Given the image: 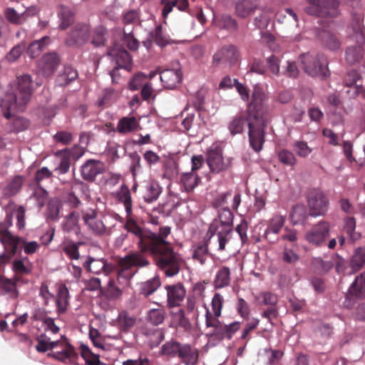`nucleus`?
Here are the masks:
<instances>
[{
  "mask_svg": "<svg viewBox=\"0 0 365 365\" xmlns=\"http://www.w3.org/2000/svg\"><path fill=\"white\" fill-rule=\"evenodd\" d=\"M269 96L259 85L253 87L251 101L248 103L245 117L242 114L235 116L228 124L232 135L242 133L247 123L250 147L257 153L261 151L265 141V128L267 124Z\"/></svg>",
  "mask_w": 365,
  "mask_h": 365,
  "instance_id": "1",
  "label": "nucleus"
},
{
  "mask_svg": "<svg viewBox=\"0 0 365 365\" xmlns=\"http://www.w3.org/2000/svg\"><path fill=\"white\" fill-rule=\"evenodd\" d=\"M171 232L168 226L160 227V237L144 252L153 257L157 267L164 272L167 277H173L180 270L184 260L180 255L174 251L172 244L167 241Z\"/></svg>",
  "mask_w": 365,
  "mask_h": 365,
  "instance_id": "2",
  "label": "nucleus"
},
{
  "mask_svg": "<svg viewBox=\"0 0 365 365\" xmlns=\"http://www.w3.org/2000/svg\"><path fill=\"white\" fill-rule=\"evenodd\" d=\"M6 217L0 223V237L2 244H16L21 240L20 237L14 235L9 228L13 225V217L16 219V227L22 230L26 226V209L22 205H17L10 202L5 207Z\"/></svg>",
  "mask_w": 365,
  "mask_h": 365,
  "instance_id": "3",
  "label": "nucleus"
},
{
  "mask_svg": "<svg viewBox=\"0 0 365 365\" xmlns=\"http://www.w3.org/2000/svg\"><path fill=\"white\" fill-rule=\"evenodd\" d=\"M349 36L355 41L357 46H349L346 50V61L350 64L359 63L364 56L362 46L365 43V32L363 26V16L361 14L352 15L350 26L348 28Z\"/></svg>",
  "mask_w": 365,
  "mask_h": 365,
  "instance_id": "4",
  "label": "nucleus"
},
{
  "mask_svg": "<svg viewBox=\"0 0 365 365\" xmlns=\"http://www.w3.org/2000/svg\"><path fill=\"white\" fill-rule=\"evenodd\" d=\"M38 344L36 345V349L38 352L44 353L48 350H52L56 347L61 346V350L53 351L52 356L63 362L76 363L78 358V353L74 347L68 341H61L59 340L51 341L50 338L45 334H41L37 338Z\"/></svg>",
  "mask_w": 365,
  "mask_h": 365,
  "instance_id": "5",
  "label": "nucleus"
},
{
  "mask_svg": "<svg viewBox=\"0 0 365 365\" xmlns=\"http://www.w3.org/2000/svg\"><path fill=\"white\" fill-rule=\"evenodd\" d=\"M160 354L168 358L178 357L186 365H195L199 357L196 348L189 344H182L174 339L166 341L161 346Z\"/></svg>",
  "mask_w": 365,
  "mask_h": 365,
  "instance_id": "6",
  "label": "nucleus"
},
{
  "mask_svg": "<svg viewBox=\"0 0 365 365\" xmlns=\"http://www.w3.org/2000/svg\"><path fill=\"white\" fill-rule=\"evenodd\" d=\"M150 264L149 261L140 252H132L118 261V272L117 280L120 284H127L134 275L133 267H143Z\"/></svg>",
  "mask_w": 365,
  "mask_h": 365,
  "instance_id": "7",
  "label": "nucleus"
},
{
  "mask_svg": "<svg viewBox=\"0 0 365 365\" xmlns=\"http://www.w3.org/2000/svg\"><path fill=\"white\" fill-rule=\"evenodd\" d=\"M304 71L311 76L325 78L329 75L327 58L322 53H303L299 56Z\"/></svg>",
  "mask_w": 365,
  "mask_h": 365,
  "instance_id": "8",
  "label": "nucleus"
},
{
  "mask_svg": "<svg viewBox=\"0 0 365 365\" xmlns=\"http://www.w3.org/2000/svg\"><path fill=\"white\" fill-rule=\"evenodd\" d=\"M309 6L307 14L323 19H334L339 16V1L338 0H307Z\"/></svg>",
  "mask_w": 365,
  "mask_h": 365,
  "instance_id": "9",
  "label": "nucleus"
},
{
  "mask_svg": "<svg viewBox=\"0 0 365 365\" xmlns=\"http://www.w3.org/2000/svg\"><path fill=\"white\" fill-rule=\"evenodd\" d=\"M123 227L138 238L137 245L140 253H144L160 237V231L158 232L144 231L130 216L128 217Z\"/></svg>",
  "mask_w": 365,
  "mask_h": 365,
  "instance_id": "10",
  "label": "nucleus"
},
{
  "mask_svg": "<svg viewBox=\"0 0 365 365\" xmlns=\"http://www.w3.org/2000/svg\"><path fill=\"white\" fill-rule=\"evenodd\" d=\"M330 228L331 226L329 222L321 220L306 232L304 239L309 244L321 247L329 237Z\"/></svg>",
  "mask_w": 365,
  "mask_h": 365,
  "instance_id": "11",
  "label": "nucleus"
},
{
  "mask_svg": "<svg viewBox=\"0 0 365 365\" xmlns=\"http://www.w3.org/2000/svg\"><path fill=\"white\" fill-rule=\"evenodd\" d=\"M90 26L84 23L76 24L67 34L65 43L68 46H82L89 39Z\"/></svg>",
  "mask_w": 365,
  "mask_h": 365,
  "instance_id": "12",
  "label": "nucleus"
},
{
  "mask_svg": "<svg viewBox=\"0 0 365 365\" xmlns=\"http://www.w3.org/2000/svg\"><path fill=\"white\" fill-rule=\"evenodd\" d=\"M82 219L88 230L94 235L101 237L107 234L108 228L103 220L98 217L96 210L88 209L82 211Z\"/></svg>",
  "mask_w": 365,
  "mask_h": 365,
  "instance_id": "13",
  "label": "nucleus"
},
{
  "mask_svg": "<svg viewBox=\"0 0 365 365\" xmlns=\"http://www.w3.org/2000/svg\"><path fill=\"white\" fill-rule=\"evenodd\" d=\"M307 202L311 216L324 215L328 210L329 200L320 190L311 192L307 197Z\"/></svg>",
  "mask_w": 365,
  "mask_h": 365,
  "instance_id": "14",
  "label": "nucleus"
},
{
  "mask_svg": "<svg viewBox=\"0 0 365 365\" xmlns=\"http://www.w3.org/2000/svg\"><path fill=\"white\" fill-rule=\"evenodd\" d=\"M239 58V52L234 45H226L218 49L212 56V63L218 66L221 63H235Z\"/></svg>",
  "mask_w": 365,
  "mask_h": 365,
  "instance_id": "15",
  "label": "nucleus"
},
{
  "mask_svg": "<svg viewBox=\"0 0 365 365\" xmlns=\"http://www.w3.org/2000/svg\"><path fill=\"white\" fill-rule=\"evenodd\" d=\"M105 170V164L97 160L90 159L86 160L81 168V174L83 180L93 182L98 175Z\"/></svg>",
  "mask_w": 365,
  "mask_h": 365,
  "instance_id": "16",
  "label": "nucleus"
},
{
  "mask_svg": "<svg viewBox=\"0 0 365 365\" xmlns=\"http://www.w3.org/2000/svg\"><path fill=\"white\" fill-rule=\"evenodd\" d=\"M168 307L173 308L179 307L184 300L186 289L182 283L166 285Z\"/></svg>",
  "mask_w": 365,
  "mask_h": 365,
  "instance_id": "17",
  "label": "nucleus"
},
{
  "mask_svg": "<svg viewBox=\"0 0 365 365\" xmlns=\"http://www.w3.org/2000/svg\"><path fill=\"white\" fill-rule=\"evenodd\" d=\"M108 55L111 57L116 65L122 68L130 70L132 66V58L130 53L121 46L115 45L108 51Z\"/></svg>",
  "mask_w": 365,
  "mask_h": 365,
  "instance_id": "18",
  "label": "nucleus"
},
{
  "mask_svg": "<svg viewBox=\"0 0 365 365\" xmlns=\"http://www.w3.org/2000/svg\"><path fill=\"white\" fill-rule=\"evenodd\" d=\"M61 63V59L56 53H48L41 58L38 67L42 75L45 77L52 76Z\"/></svg>",
  "mask_w": 365,
  "mask_h": 365,
  "instance_id": "19",
  "label": "nucleus"
},
{
  "mask_svg": "<svg viewBox=\"0 0 365 365\" xmlns=\"http://www.w3.org/2000/svg\"><path fill=\"white\" fill-rule=\"evenodd\" d=\"M207 163L213 173H220L227 169L229 164L224 161L221 148H210L207 153Z\"/></svg>",
  "mask_w": 365,
  "mask_h": 365,
  "instance_id": "20",
  "label": "nucleus"
},
{
  "mask_svg": "<svg viewBox=\"0 0 365 365\" xmlns=\"http://www.w3.org/2000/svg\"><path fill=\"white\" fill-rule=\"evenodd\" d=\"M285 222V217L276 215L267 221V227L264 232V237L270 243H275L278 238L277 235L279 233Z\"/></svg>",
  "mask_w": 365,
  "mask_h": 365,
  "instance_id": "21",
  "label": "nucleus"
},
{
  "mask_svg": "<svg viewBox=\"0 0 365 365\" xmlns=\"http://www.w3.org/2000/svg\"><path fill=\"white\" fill-rule=\"evenodd\" d=\"M56 294L55 302L56 307V312L58 314H65L70 305V294L69 290L65 284L61 283L56 285Z\"/></svg>",
  "mask_w": 365,
  "mask_h": 365,
  "instance_id": "22",
  "label": "nucleus"
},
{
  "mask_svg": "<svg viewBox=\"0 0 365 365\" xmlns=\"http://www.w3.org/2000/svg\"><path fill=\"white\" fill-rule=\"evenodd\" d=\"M210 238H204L202 240L196 242L192 246V258L204 265L207 258L211 255L209 250Z\"/></svg>",
  "mask_w": 365,
  "mask_h": 365,
  "instance_id": "23",
  "label": "nucleus"
},
{
  "mask_svg": "<svg viewBox=\"0 0 365 365\" xmlns=\"http://www.w3.org/2000/svg\"><path fill=\"white\" fill-rule=\"evenodd\" d=\"M232 229L219 228L218 221H212L209 226L207 234H210L208 238H211L215 234H217L219 242L218 250L223 251L225 250L227 243L231 239Z\"/></svg>",
  "mask_w": 365,
  "mask_h": 365,
  "instance_id": "24",
  "label": "nucleus"
},
{
  "mask_svg": "<svg viewBox=\"0 0 365 365\" xmlns=\"http://www.w3.org/2000/svg\"><path fill=\"white\" fill-rule=\"evenodd\" d=\"M160 77L165 88L173 89L181 82L182 73L180 68H168L160 73Z\"/></svg>",
  "mask_w": 365,
  "mask_h": 365,
  "instance_id": "25",
  "label": "nucleus"
},
{
  "mask_svg": "<svg viewBox=\"0 0 365 365\" xmlns=\"http://www.w3.org/2000/svg\"><path fill=\"white\" fill-rule=\"evenodd\" d=\"M259 0H238L235 5L237 16L246 19L259 9Z\"/></svg>",
  "mask_w": 365,
  "mask_h": 365,
  "instance_id": "26",
  "label": "nucleus"
},
{
  "mask_svg": "<svg viewBox=\"0 0 365 365\" xmlns=\"http://www.w3.org/2000/svg\"><path fill=\"white\" fill-rule=\"evenodd\" d=\"M83 267L88 272L95 274L104 273L106 275H108L113 270L112 266L108 264L105 259H94L91 257L83 263Z\"/></svg>",
  "mask_w": 365,
  "mask_h": 365,
  "instance_id": "27",
  "label": "nucleus"
},
{
  "mask_svg": "<svg viewBox=\"0 0 365 365\" xmlns=\"http://www.w3.org/2000/svg\"><path fill=\"white\" fill-rule=\"evenodd\" d=\"M140 128V120L133 115H128L118 120L116 131L121 135H125L135 132Z\"/></svg>",
  "mask_w": 365,
  "mask_h": 365,
  "instance_id": "28",
  "label": "nucleus"
},
{
  "mask_svg": "<svg viewBox=\"0 0 365 365\" xmlns=\"http://www.w3.org/2000/svg\"><path fill=\"white\" fill-rule=\"evenodd\" d=\"M118 202L124 205L127 217H130L133 212V200L130 191L125 184L121 185L120 188L114 193Z\"/></svg>",
  "mask_w": 365,
  "mask_h": 365,
  "instance_id": "29",
  "label": "nucleus"
},
{
  "mask_svg": "<svg viewBox=\"0 0 365 365\" xmlns=\"http://www.w3.org/2000/svg\"><path fill=\"white\" fill-rule=\"evenodd\" d=\"M36 14V9L35 8H29L21 14H18L13 8H7L5 11L6 19L14 24H21L27 18L34 16Z\"/></svg>",
  "mask_w": 365,
  "mask_h": 365,
  "instance_id": "30",
  "label": "nucleus"
},
{
  "mask_svg": "<svg viewBox=\"0 0 365 365\" xmlns=\"http://www.w3.org/2000/svg\"><path fill=\"white\" fill-rule=\"evenodd\" d=\"M78 220L79 215L75 211L71 212L67 216H66L64 221L61 224L63 232L68 234H80L81 227L78 224Z\"/></svg>",
  "mask_w": 365,
  "mask_h": 365,
  "instance_id": "31",
  "label": "nucleus"
},
{
  "mask_svg": "<svg viewBox=\"0 0 365 365\" xmlns=\"http://www.w3.org/2000/svg\"><path fill=\"white\" fill-rule=\"evenodd\" d=\"M231 282V271L227 266L221 267L216 272L213 285L215 289H220L230 286Z\"/></svg>",
  "mask_w": 365,
  "mask_h": 365,
  "instance_id": "32",
  "label": "nucleus"
},
{
  "mask_svg": "<svg viewBox=\"0 0 365 365\" xmlns=\"http://www.w3.org/2000/svg\"><path fill=\"white\" fill-rule=\"evenodd\" d=\"M21 240L14 245L12 244H4L6 246L10 247L9 252V257L14 256L18 251L19 245L22 244L24 252L26 255H32L36 252L40 248V245L36 241L26 242L24 238L20 237Z\"/></svg>",
  "mask_w": 365,
  "mask_h": 365,
  "instance_id": "33",
  "label": "nucleus"
},
{
  "mask_svg": "<svg viewBox=\"0 0 365 365\" xmlns=\"http://www.w3.org/2000/svg\"><path fill=\"white\" fill-rule=\"evenodd\" d=\"M83 242H74L70 239H65L61 245V249L71 259H78L80 258L79 247L84 245Z\"/></svg>",
  "mask_w": 365,
  "mask_h": 365,
  "instance_id": "34",
  "label": "nucleus"
},
{
  "mask_svg": "<svg viewBox=\"0 0 365 365\" xmlns=\"http://www.w3.org/2000/svg\"><path fill=\"white\" fill-rule=\"evenodd\" d=\"M136 323V318L127 311L119 312L117 318V326L120 331L123 332L128 331Z\"/></svg>",
  "mask_w": 365,
  "mask_h": 365,
  "instance_id": "35",
  "label": "nucleus"
},
{
  "mask_svg": "<svg viewBox=\"0 0 365 365\" xmlns=\"http://www.w3.org/2000/svg\"><path fill=\"white\" fill-rule=\"evenodd\" d=\"M78 75V72L76 69L70 66H66L63 70L56 77V84L58 86H66L71 82L75 81Z\"/></svg>",
  "mask_w": 365,
  "mask_h": 365,
  "instance_id": "36",
  "label": "nucleus"
},
{
  "mask_svg": "<svg viewBox=\"0 0 365 365\" xmlns=\"http://www.w3.org/2000/svg\"><path fill=\"white\" fill-rule=\"evenodd\" d=\"M25 181V178L22 175H16L10 179L7 185L4 189V193L7 196H13L16 195L21 189Z\"/></svg>",
  "mask_w": 365,
  "mask_h": 365,
  "instance_id": "37",
  "label": "nucleus"
},
{
  "mask_svg": "<svg viewBox=\"0 0 365 365\" xmlns=\"http://www.w3.org/2000/svg\"><path fill=\"white\" fill-rule=\"evenodd\" d=\"M233 214L227 207H223L218 210V219L213 221H218L219 228L232 229Z\"/></svg>",
  "mask_w": 365,
  "mask_h": 365,
  "instance_id": "38",
  "label": "nucleus"
},
{
  "mask_svg": "<svg viewBox=\"0 0 365 365\" xmlns=\"http://www.w3.org/2000/svg\"><path fill=\"white\" fill-rule=\"evenodd\" d=\"M307 217V210L304 205H296L293 207L290 214V219L293 225L304 224Z\"/></svg>",
  "mask_w": 365,
  "mask_h": 365,
  "instance_id": "39",
  "label": "nucleus"
},
{
  "mask_svg": "<svg viewBox=\"0 0 365 365\" xmlns=\"http://www.w3.org/2000/svg\"><path fill=\"white\" fill-rule=\"evenodd\" d=\"M319 38L322 43L330 50L338 49L340 46V41L338 38L332 33L328 31H321L319 33Z\"/></svg>",
  "mask_w": 365,
  "mask_h": 365,
  "instance_id": "40",
  "label": "nucleus"
},
{
  "mask_svg": "<svg viewBox=\"0 0 365 365\" xmlns=\"http://www.w3.org/2000/svg\"><path fill=\"white\" fill-rule=\"evenodd\" d=\"M58 15L61 21L60 28L62 30L66 29L74 22V14L66 6L62 5L59 7Z\"/></svg>",
  "mask_w": 365,
  "mask_h": 365,
  "instance_id": "41",
  "label": "nucleus"
},
{
  "mask_svg": "<svg viewBox=\"0 0 365 365\" xmlns=\"http://www.w3.org/2000/svg\"><path fill=\"white\" fill-rule=\"evenodd\" d=\"M162 190L160 186L156 182H150L145 187L143 198L147 203L157 200Z\"/></svg>",
  "mask_w": 365,
  "mask_h": 365,
  "instance_id": "42",
  "label": "nucleus"
},
{
  "mask_svg": "<svg viewBox=\"0 0 365 365\" xmlns=\"http://www.w3.org/2000/svg\"><path fill=\"white\" fill-rule=\"evenodd\" d=\"M200 177L196 173L190 172L182 175L181 182L187 192H192L199 184Z\"/></svg>",
  "mask_w": 365,
  "mask_h": 365,
  "instance_id": "43",
  "label": "nucleus"
},
{
  "mask_svg": "<svg viewBox=\"0 0 365 365\" xmlns=\"http://www.w3.org/2000/svg\"><path fill=\"white\" fill-rule=\"evenodd\" d=\"M349 292L357 297H365V271L351 284Z\"/></svg>",
  "mask_w": 365,
  "mask_h": 365,
  "instance_id": "44",
  "label": "nucleus"
},
{
  "mask_svg": "<svg viewBox=\"0 0 365 365\" xmlns=\"http://www.w3.org/2000/svg\"><path fill=\"white\" fill-rule=\"evenodd\" d=\"M215 25L220 29L230 31H236L238 27L237 21L230 15H222L215 19Z\"/></svg>",
  "mask_w": 365,
  "mask_h": 365,
  "instance_id": "45",
  "label": "nucleus"
},
{
  "mask_svg": "<svg viewBox=\"0 0 365 365\" xmlns=\"http://www.w3.org/2000/svg\"><path fill=\"white\" fill-rule=\"evenodd\" d=\"M80 351L87 365H105L101 362L99 356L93 354L88 346L81 344Z\"/></svg>",
  "mask_w": 365,
  "mask_h": 365,
  "instance_id": "46",
  "label": "nucleus"
},
{
  "mask_svg": "<svg viewBox=\"0 0 365 365\" xmlns=\"http://www.w3.org/2000/svg\"><path fill=\"white\" fill-rule=\"evenodd\" d=\"M49 42L50 38L48 36H43L40 40L32 42L28 47V54L31 58L36 57Z\"/></svg>",
  "mask_w": 365,
  "mask_h": 365,
  "instance_id": "47",
  "label": "nucleus"
},
{
  "mask_svg": "<svg viewBox=\"0 0 365 365\" xmlns=\"http://www.w3.org/2000/svg\"><path fill=\"white\" fill-rule=\"evenodd\" d=\"M365 264V247H358L356 249L354 255L351 259V266L352 270L358 271Z\"/></svg>",
  "mask_w": 365,
  "mask_h": 365,
  "instance_id": "48",
  "label": "nucleus"
},
{
  "mask_svg": "<svg viewBox=\"0 0 365 365\" xmlns=\"http://www.w3.org/2000/svg\"><path fill=\"white\" fill-rule=\"evenodd\" d=\"M160 286V279L158 277H153L141 284L140 292L145 297H148L155 292Z\"/></svg>",
  "mask_w": 365,
  "mask_h": 365,
  "instance_id": "49",
  "label": "nucleus"
},
{
  "mask_svg": "<svg viewBox=\"0 0 365 365\" xmlns=\"http://www.w3.org/2000/svg\"><path fill=\"white\" fill-rule=\"evenodd\" d=\"M165 314L163 309H151L148 312L147 320L149 323L158 326L164 322Z\"/></svg>",
  "mask_w": 365,
  "mask_h": 365,
  "instance_id": "50",
  "label": "nucleus"
},
{
  "mask_svg": "<svg viewBox=\"0 0 365 365\" xmlns=\"http://www.w3.org/2000/svg\"><path fill=\"white\" fill-rule=\"evenodd\" d=\"M18 279H9L3 275H0V287L9 294L17 293L16 284Z\"/></svg>",
  "mask_w": 365,
  "mask_h": 365,
  "instance_id": "51",
  "label": "nucleus"
},
{
  "mask_svg": "<svg viewBox=\"0 0 365 365\" xmlns=\"http://www.w3.org/2000/svg\"><path fill=\"white\" fill-rule=\"evenodd\" d=\"M270 19L271 15L269 10L264 9L254 19L253 23L259 29H265L269 25Z\"/></svg>",
  "mask_w": 365,
  "mask_h": 365,
  "instance_id": "52",
  "label": "nucleus"
},
{
  "mask_svg": "<svg viewBox=\"0 0 365 365\" xmlns=\"http://www.w3.org/2000/svg\"><path fill=\"white\" fill-rule=\"evenodd\" d=\"M107 31L103 26H98L93 31V36L91 43L95 46H104L106 42Z\"/></svg>",
  "mask_w": 365,
  "mask_h": 365,
  "instance_id": "53",
  "label": "nucleus"
},
{
  "mask_svg": "<svg viewBox=\"0 0 365 365\" xmlns=\"http://www.w3.org/2000/svg\"><path fill=\"white\" fill-rule=\"evenodd\" d=\"M150 35L155 43L161 47L168 45L170 42L169 38L163 31L162 25H158Z\"/></svg>",
  "mask_w": 365,
  "mask_h": 365,
  "instance_id": "54",
  "label": "nucleus"
},
{
  "mask_svg": "<svg viewBox=\"0 0 365 365\" xmlns=\"http://www.w3.org/2000/svg\"><path fill=\"white\" fill-rule=\"evenodd\" d=\"M53 177L52 172L46 167H43L38 170L35 174L34 182L39 187H42V183L47 180H51Z\"/></svg>",
  "mask_w": 365,
  "mask_h": 365,
  "instance_id": "55",
  "label": "nucleus"
},
{
  "mask_svg": "<svg viewBox=\"0 0 365 365\" xmlns=\"http://www.w3.org/2000/svg\"><path fill=\"white\" fill-rule=\"evenodd\" d=\"M105 294L109 299H116L122 295V289L115 285L114 279H110Z\"/></svg>",
  "mask_w": 365,
  "mask_h": 365,
  "instance_id": "56",
  "label": "nucleus"
},
{
  "mask_svg": "<svg viewBox=\"0 0 365 365\" xmlns=\"http://www.w3.org/2000/svg\"><path fill=\"white\" fill-rule=\"evenodd\" d=\"M279 161L287 165H294L297 163L294 155L288 150H282L278 153Z\"/></svg>",
  "mask_w": 365,
  "mask_h": 365,
  "instance_id": "57",
  "label": "nucleus"
},
{
  "mask_svg": "<svg viewBox=\"0 0 365 365\" xmlns=\"http://www.w3.org/2000/svg\"><path fill=\"white\" fill-rule=\"evenodd\" d=\"M224 302V297L220 293L214 294L211 302V307L212 313H215L216 316H221Z\"/></svg>",
  "mask_w": 365,
  "mask_h": 365,
  "instance_id": "58",
  "label": "nucleus"
},
{
  "mask_svg": "<svg viewBox=\"0 0 365 365\" xmlns=\"http://www.w3.org/2000/svg\"><path fill=\"white\" fill-rule=\"evenodd\" d=\"M267 65L269 71L276 76L279 75L280 71V59L272 55L267 58Z\"/></svg>",
  "mask_w": 365,
  "mask_h": 365,
  "instance_id": "59",
  "label": "nucleus"
},
{
  "mask_svg": "<svg viewBox=\"0 0 365 365\" xmlns=\"http://www.w3.org/2000/svg\"><path fill=\"white\" fill-rule=\"evenodd\" d=\"M257 299L262 305H274L277 302V296L269 292L260 293Z\"/></svg>",
  "mask_w": 365,
  "mask_h": 365,
  "instance_id": "60",
  "label": "nucleus"
},
{
  "mask_svg": "<svg viewBox=\"0 0 365 365\" xmlns=\"http://www.w3.org/2000/svg\"><path fill=\"white\" fill-rule=\"evenodd\" d=\"M294 150L296 153L302 158L308 156L312 153V149L304 141H297L294 144Z\"/></svg>",
  "mask_w": 365,
  "mask_h": 365,
  "instance_id": "61",
  "label": "nucleus"
},
{
  "mask_svg": "<svg viewBox=\"0 0 365 365\" xmlns=\"http://www.w3.org/2000/svg\"><path fill=\"white\" fill-rule=\"evenodd\" d=\"M356 229V220L354 217H347L344 220V231L347 235L353 239L354 238V231Z\"/></svg>",
  "mask_w": 365,
  "mask_h": 365,
  "instance_id": "62",
  "label": "nucleus"
},
{
  "mask_svg": "<svg viewBox=\"0 0 365 365\" xmlns=\"http://www.w3.org/2000/svg\"><path fill=\"white\" fill-rule=\"evenodd\" d=\"M220 316H216L215 313L211 312L209 309L207 308L206 314H205V325L208 327L214 328L220 325L222 323L219 320V317Z\"/></svg>",
  "mask_w": 365,
  "mask_h": 365,
  "instance_id": "63",
  "label": "nucleus"
},
{
  "mask_svg": "<svg viewBox=\"0 0 365 365\" xmlns=\"http://www.w3.org/2000/svg\"><path fill=\"white\" fill-rule=\"evenodd\" d=\"M60 204L56 201H51L48 205V217L51 220H57L60 212Z\"/></svg>",
  "mask_w": 365,
  "mask_h": 365,
  "instance_id": "64",
  "label": "nucleus"
}]
</instances>
